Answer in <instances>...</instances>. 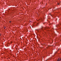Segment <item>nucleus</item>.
<instances>
[{"instance_id":"1","label":"nucleus","mask_w":61,"mask_h":61,"mask_svg":"<svg viewBox=\"0 0 61 61\" xmlns=\"http://www.w3.org/2000/svg\"><path fill=\"white\" fill-rule=\"evenodd\" d=\"M60 58H59L58 59V60L57 61H60Z\"/></svg>"},{"instance_id":"2","label":"nucleus","mask_w":61,"mask_h":61,"mask_svg":"<svg viewBox=\"0 0 61 61\" xmlns=\"http://www.w3.org/2000/svg\"><path fill=\"white\" fill-rule=\"evenodd\" d=\"M36 32H38V30H36Z\"/></svg>"},{"instance_id":"3","label":"nucleus","mask_w":61,"mask_h":61,"mask_svg":"<svg viewBox=\"0 0 61 61\" xmlns=\"http://www.w3.org/2000/svg\"><path fill=\"white\" fill-rule=\"evenodd\" d=\"M44 29H47V27H46V28H44Z\"/></svg>"},{"instance_id":"4","label":"nucleus","mask_w":61,"mask_h":61,"mask_svg":"<svg viewBox=\"0 0 61 61\" xmlns=\"http://www.w3.org/2000/svg\"><path fill=\"white\" fill-rule=\"evenodd\" d=\"M58 5H59V3H58Z\"/></svg>"},{"instance_id":"5","label":"nucleus","mask_w":61,"mask_h":61,"mask_svg":"<svg viewBox=\"0 0 61 61\" xmlns=\"http://www.w3.org/2000/svg\"><path fill=\"white\" fill-rule=\"evenodd\" d=\"M58 25H56V27H57V26H58Z\"/></svg>"},{"instance_id":"6","label":"nucleus","mask_w":61,"mask_h":61,"mask_svg":"<svg viewBox=\"0 0 61 61\" xmlns=\"http://www.w3.org/2000/svg\"><path fill=\"white\" fill-rule=\"evenodd\" d=\"M11 21H10V23H11Z\"/></svg>"},{"instance_id":"7","label":"nucleus","mask_w":61,"mask_h":61,"mask_svg":"<svg viewBox=\"0 0 61 61\" xmlns=\"http://www.w3.org/2000/svg\"><path fill=\"white\" fill-rule=\"evenodd\" d=\"M43 29L44 28H42V29H42V30H43Z\"/></svg>"},{"instance_id":"8","label":"nucleus","mask_w":61,"mask_h":61,"mask_svg":"<svg viewBox=\"0 0 61 61\" xmlns=\"http://www.w3.org/2000/svg\"><path fill=\"white\" fill-rule=\"evenodd\" d=\"M60 59V60H61V59Z\"/></svg>"},{"instance_id":"9","label":"nucleus","mask_w":61,"mask_h":61,"mask_svg":"<svg viewBox=\"0 0 61 61\" xmlns=\"http://www.w3.org/2000/svg\"><path fill=\"white\" fill-rule=\"evenodd\" d=\"M4 29H5V28H4Z\"/></svg>"},{"instance_id":"10","label":"nucleus","mask_w":61,"mask_h":61,"mask_svg":"<svg viewBox=\"0 0 61 61\" xmlns=\"http://www.w3.org/2000/svg\"><path fill=\"white\" fill-rule=\"evenodd\" d=\"M0 36H1V35H0Z\"/></svg>"},{"instance_id":"11","label":"nucleus","mask_w":61,"mask_h":61,"mask_svg":"<svg viewBox=\"0 0 61 61\" xmlns=\"http://www.w3.org/2000/svg\"><path fill=\"white\" fill-rule=\"evenodd\" d=\"M0 35H1V34H0Z\"/></svg>"}]
</instances>
